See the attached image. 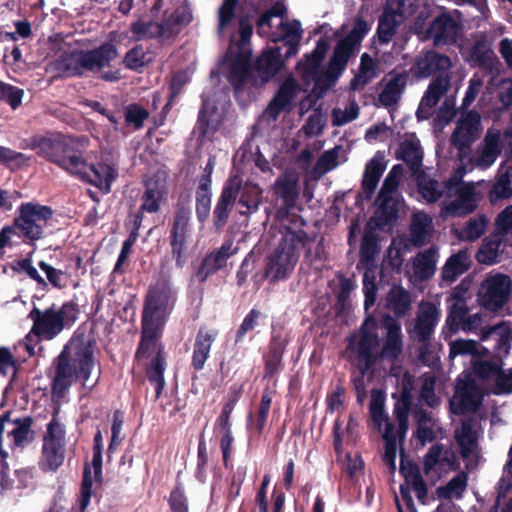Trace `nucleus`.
Listing matches in <instances>:
<instances>
[{"label":"nucleus","mask_w":512,"mask_h":512,"mask_svg":"<svg viewBox=\"0 0 512 512\" xmlns=\"http://www.w3.org/2000/svg\"><path fill=\"white\" fill-rule=\"evenodd\" d=\"M241 1L224 0L219 8L218 34L222 38H229L230 46L217 71L211 72L212 76L225 75L236 92L248 77L250 50L247 44L253 31L248 18L236 16V9Z\"/></svg>","instance_id":"f257e3e1"},{"label":"nucleus","mask_w":512,"mask_h":512,"mask_svg":"<svg viewBox=\"0 0 512 512\" xmlns=\"http://www.w3.org/2000/svg\"><path fill=\"white\" fill-rule=\"evenodd\" d=\"M381 338L376 323L366 319L359 333L350 338L348 348L358 359V369L362 373L369 371L378 360L394 362L401 356L404 336L401 323L391 315H384L380 324Z\"/></svg>","instance_id":"f03ea898"},{"label":"nucleus","mask_w":512,"mask_h":512,"mask_svg":"<svg viewBox=\"0 0 512 512\" xmlns=\"http://www.w3.org/2000/svg\"><path fill=\"white\" fill-rule=\"evenodd\" d=\"M149 14L143 15L130 25L136 41L156 39L164 42L176 37L192 21L188 5L178 6L171 13L163 11V0H146Z\"/></svg>","instance_id":"7ed1b4c3"},{"label":"nucleus","mask_w":512,"mask_h":512,"mask_svg":"<svg viewBox=\"0 0 512 512\" xmlns=\"http://www.w3.org/2000/svg\"><path fill=\"white\" fill-rule=\"evenodd\" d=\"M451 66V59L448 56L434 50L422 51L414 58V63L411 66L414 77L425 79L436 75L420 101L416 113L419 120L428 119L431 110L448 92L451 81L449 73Z\"/></svg>","instance_id":"20e7f679"},{"label":"nucleus","mask_w":512,"mask_h":512,"mask_svg":"<svg viewBox=\"0 0 512 512\" xmlns=\"http://www.w3.org/2000/svg\"><path fill=\"white\" fill-rule=\"evenodd\" d=\"M93 349L89 343L73 341L58 356L53 379V394L62 397L74 381L81 379L83 386L92 389L97 380L89 383L94 368Z\"/></svg>","instance_id":"39448f33"},{"label":"nucleus","mask_w":512,"mask_h":512,"mask_svg":"<svg viewBox=\"0 0 512 512\" xmlns=\"http://www.w3.org/2000/svg\"><path fill=\"white\" fill-rule=\"evenodd\" d=\"M175 302V293L168 281H158L148 292L142 316V338L138 355L150 348L155 350L156 340L170 315Z\"/></svg>","instance_id":"423d86ee"},{"label":"nucleus","mask_w":512,"mask_h":512,"mask_svg":"<svg viewBox=\"0 0 512 512\" xmlns=\"http://www.w3.org/2000/svg\"><path fill=\"white\" fill-rule=\"evenodd\" d=\"M117 49L112 43H104L91 51L70 50L60 53L47 66V72L54 77H72L85 71H98L117 57Z\"/></svg>","instance_id":"0eeeda50"},{"label":"nucleus","mask_w":512,"mask_h":512,"mask_svg":"<svg viewBox=\"0 0 512 512\" xmlns=\"http://www.w3.org/2000/svg\"><path fill=\"white\" fill-rule=\"evenodd\" d=\"M257 33L274 43L285 42L289 46L286 57H289L298 51L302 28L300 21L287 19L286 5L282 0H277L259 17Z\"/></svg>","instance_id":"6e6552de"},{"label":"nucleus","mask_w":512,"mask_h":512,"mask_svg":"<svg viewBox=\"0 0 512 512\" xmlns=\"http://www.w3.org/2000/svg\"><path fill=\"white\" fill-rule=\"evenodd\" d=\"M306 239L307 235L303 230L287 228L279 245L267 258L266 278L272 282L287 279L298 262L299 251L304 247Z\"/></svg>","instance_id":"1a4fd4ad"},{"label":"nucleus","mask_w":512,"mask_h":512,"mask_svg":"<svg viewBox=\"0 0 512 512\" xmlns=\"http://www.w3.org/2000/svg\"><path fill=\"white\" fill-rule=\"evenodd\" d=\"M480 199L473 183L462 182L453 176L441 204V216L456 218L471 214L477 209Z\"/></svg>","instance_id":"9d476101"},{"label":"nucleus","mask_w":512,"mask_h":512,"mask_svg":"<svg viewBox=\"0 0 512 512\" xmlns=\"http://www.w3.org/2000/svg\"><path fill=\"white\" fill-rule=\"evenodd\" d=\"M481 115L474 110H470L461 114L455 123L454 131L450 137L451 144L457 149V155L461 164L466 171H471L469 158L474 152L469 153L471 145L479 138L482 131Z\"/></svg>","instance_id":"9b49d317"},{"label":"nucleus","mask_w":512,"mask_h":512,"mask_svg":"<svg viewBox=\"0 0 512 512\" xmlns=\"http://www.w3.org/2000/svg\"><path fill=\"white\" fill-rule=\"evenodd\" d=\"M485 315L481 312L470 313L460 331L479 333L482 342H492L491 348L500 356L507 354L511 348L512 330L507 322L484 327Z\"/></svg>","instance_id":"f8f14e48"},{"label":"nucleus","mask_w":512,"mask_h":512,"mask_svg":"<svg viewBox=\"0 0 512 512\" xmlns=\"http://www.w3.org/2000/svg\"><path fill=\"white\" fill-rule=\"evenodd\" d=\"M72 306L63 304L60 307L53 305L41 310L34 307L29 318L33 321L32 332L45 340H52L59 335L69 321L74 320Z\"/></svg>","instance_id":"ddd939ff"},{"label":"nucleus","mask_w":512,"mask_h":512,"mask_svg":"<svg viewBox=\"0 0 512 512\" xmlns=\"http://www.w3.org/2000/svg\"><path fill=\"white\" fill-rule=\"evenodd\" d=\"M18 213L14 219L18 236L30 242L40 240L44 236V229L53 215L50 207L34 202L21 204Z\"/></svg>","instance_id":"4468645a"},{"label":"nucleus","mask_w":512,"mask_h":512,"mask_svg":"<svg viewBox=\"0 0 512 512\" xmlns=\"http://www.w3.org/2000/svg\"><path fill=\"white\" fill-rule=\"evenodd\" d=\"M506 139H509V152L512 160V130L502 133L500 129L490 127L476 147L474 155L469 158L471 168L480 170L490 168L501 154Z\"/></svg>","instance_id":"2eb2a0df"},{"label":"nucleus","mask_w":512,"mask_h":512,"mask_svg":"<svg viewBox=\"0 0 512 512\" xmlns=\"http://www.w3.org/2000/svg\"><path fill=\"white\" fill-rule=\"evenodd\" d=\"M30 148L37 150L40 156L68 172L75 169L78 155L72 151L68 139L63 135L55 134L48 137L34 138L31 141Z\"/></svg>","instance_id":"dca6fc26"},{"label":"nucleus","mask_w":512,"mask_h":512,"mask_svg":"<svg viewBox=\"0 0 512 512\" xmlns=\"http://www.w3.org/2000/svg\"><path fill=\"white\" fill-rule=\"evenodd\" d=\"M401 173L402 167L395 165L386 176L377 196L375 217L379 227L390 225L397 219L398 203L395 199V194L399 186Z\"/></svg>","instance_id":"f3484780"},{"label":"nucleus","mask_w":512,"mask_h":512,"mask_svg":"<svg viewBox=\"0 0 512 512\" xmlns=\"http://www.w3.org/2000/svg\"><path fill=\"white\" fill-rule=\"evenodd\" d=\"M512 282L509 276L489 273L480 285L478 300L488 310L497 311L509 300Z\"/></svg>","instance_id":"a211bd4d"},{"label":"nucleus","mask_w":512,"mask_h":512,"mask_svg":"<svg viewBox=\"0 0 512 512\" xmlns=\"http://www.w3.org/2000/svg\"><path fill=\"white\" fill-rule=\"evenodd\" d=\"M483 392L480 386L464 371L456 381L455 393L450 400V409L456 415L476 411L481 405Z\"/></svg>","instance_id":"6ab92c4d"},{"label":"nucleus","mask_w":512,"mask_h":512,"mask_svg":"<svg viewBox=\"0 0 512 512\" xmlns=\"http://www.w3.org/2000/svg\"><path fill=\"white\" fill-rule=\"evenodd\" d=\"M327 45L319 40L316 48L297 65L298 73L306 85L322 87L332 82L331 71L322 65Z\"/></svg>","instance_id":"aec40b11"},{"label":"nucleus","mask_w":512,"mask_h":512,"mask_svg":"<svg viewBox=\"0 0 512 512\" xmlns=\"http://www.w3.org/2000/svg\"><path fill=\"white\" fill-rule=\"evenodd\" d=\"M462 30V23L458 11L443 12L435 17L429 24L425 38L431 40L435 46L454 44Z\"/></svg>","instance_id":"412c9836"},{"label":"nucleus","mask_w":512,"mask_h":512,"mask_svg":"<svg viewBox=\"0 0 512 512\" xmlns=\"http://www.w3.org/2000/svg\"><path fill=\"white\" fill-rule=\"evenodd\" d=\"M366 33V24L360 21L346 37L339 41L327 68L331 71L332 82H335L344 71L349 58Z\"/></svg>","instance_id":"4be33fe9"},{"label":"nucleus","mask_w":512,"mask_h":512,"mask_svg":"<svg viewBox=\"0 0 512 512\" xmlns=\"http://www.w3.org/2000/svg\"><path fill=\"white\" fill-rule=\"evenodd\" d=\"M75 164V169H71L69 173L78 176L105 193L110 192L111 184L117 177V170L112 165L106 163L88 164L79 155Z\"/></svg>","instance_id":"5701e85b"},{"label":"nucleus","mask_w":512,"mask_h":512,"mask_svg":"<svg viewBox=\"0 0 512 512\" xmlns=\"http://www.w3.org/2000/svg\"><path fill=\"white\" fill-rule=\"evenodd\" d=\"M271 191L277 216L287 217L295 209L299 198L300 187L297 178L288 174L281 175L276 178Z\"/></svg>","instance_id":"b1692460"},{"label":"nucleus","mask_w":512,"mask_h":512,"mask_svg":"<svg viewBox=\"0 0 512 512\" xmlns=\"http://www.w3.org/2000/svg\"><path fill=\"white\" fill-rule=\"evenodd\" d=\"M228 104V96L224 92H221L215 99L210 98L207 92L203 93L202 108L198 119V127L203 135L218 129L224 120Z\"/></svg>","instance_id":"393cba45"},{"label":"nucleus","mask_w":512,"mask_h":512,"mask_svg":"<svg viewBox=\"0 0 512 512\" xmlns=\"http://www.w3.org/2000/svg\"><path fill=\"white\" fill-rule=\"evenodd\" d=\"M33 424V419L30 416H25L23 418H16L10 420V414L5 413L0 416V455L2 459L7 458L8 453L3 450V440L2 434L6 425L12 426L8 430V437L11 438V442L9 445L12 448H20L23 449L33 440V431L31 430V426Z\"/></svg>","instance_id":"a878e982"},{"label":"nucleus","mask_w":512,"mask_h":512,"mask_svg":"<svg viewBox=\"0 0 512 512\" xmlns=\"http://www.w3.org/2000/svg\"><path fill=\"white\" fill-rule=\"evenodd\" d=\"M191 212L184 207L177 210L174 223L171 229V253L172 257L176 260V265L182 268L187 260V240L190 235V221Z\"/></svg>","instance_id":"bb28decb"},{"label":"nucleus","mask_w":512,"mask_h":512,"mask_svg":"<svg viewBox=\"0 0 512 512\" xmlns=\"http://www.w3.org/2000/svg\"><path fill=\"white\" fill-rule=\"evenodd\" d=\"M474 373L480 379L493 381L492 391L494 394L512 393V368L503 370L498 361L478 360L474 362Z\"/></svg>","instance_id":"cd10ccee"},{"label":"nucleus","mask_w":512,"mask_h":512,"mask_svg":"<svg viewBox=\"0 0 512 512\" xmlns=\"http://www.w3.org/2000/svg\"><path fill=\"white\" fill-rule=\"evenodd\" d=\"M440 319L439 307L430 301H421L413 328L409 330L412 338L418 342H425L434 333Z\"/></svg>","instance_id":"c85d7f7f"},{"label":"nucleus","mask_w":512,"mask_h":512,"mask_svg":"<svg viewBox=\"0 0 512 512\" xmlns=\"http://www.w3.org/2000/svg\"><path fill=\"white\" fill-rule=\"evenodd\" d=\"M438 260L439 249L436 246L418 252L411 259L410 280L418 283L431 279L436 272Z\"/></svg>","instance_id":"c756f323"},{"label":"nucleus","mask_w":512,"mask_h":512,"mask_svg":"<svg viewBox=\"0 0 512 512\" xmlns=\"http://www.w3.org/2000/svg\"><path fill=\"white\" fill-rule=\"evenodd\" d=\"M229 180H236L239 186L235 203L239 207V214L249 217L256 213L262 202V189L253 183L243 185L241 178L238 176L231 177Z\"/></svg>","instance_id":"7c9ffc66"},{"label":"nucleus","mask_w":512,"mask_h":512,"mask_svg":"<svg viewBox=\"0 0 512 512\" xmlns=\"http://www.w3.org/2000/svg\"><path fill=\"white\" fill-rule=\"evenodd\" d=\"M298 84L293 77H288L281 84L278 93L265 110V115L271 120H276L280 112L289 110L294 102Z\"/></svg>","instance_id":"2f4dec72"},{"label":"nucleus","mask_w":512,"mask_h":512,"mask_svg":"<svg viewBox=\"0 0 512 512\" xmlns=\"http://www.w3.org/2000/svg\"><path fill=\"white\" fill-rule=\"evenodd\" d=\"M298 84L293 77H288L281 84L278 93L265 110V115L271 120H276L280 112L289 110L294 102Z\"/></svg>","instance_id":"473e14b6"},{"label":"nucleus","mask_w":512,"mask_h":512,"mask_svg":"<svg viewBox=\"0 0 512 512\" xmlns=\"http://www.w3.org/2000/svg\"><path fill=\"white\" fill-rule=\"evenodd\" d=\"M238 189L239 186L236 180H228L224 185L213 211V222L216 230L222 229L226 224L231 209L236 203Z\"/></svg>","instance_id":"72a5a7b5"},{"label":"nucleus","mask_w":512,"mask_h":512,"mask_svg":"<svg viewBox=\"0 0 512 512\" xmlns=\"http://www.w3.org/2000/svg\"><path fill=\"white\" fill-rule=\"evenodd\" d=\"M460 286L456 287L447 299L449 303L446 317V326L450 332L460 331L470 314L469 307L465 298L461 295Z\"/></svg>","instance_id":"f704fd0d"},{"label":"nucleus","mask_w":512,"mask_h":512,"mask_svg":"<svg viewBox=\"0 0 512 512\" xmlns=\"http://www.w3.org/2000/svg\"><path fill=\"white\" fill-rule=\"evenodd\" d=\"M410 242L414 246H423L433 235L434 226L432 217L424 211H416L410 221Z\"/></svg>","instance_id":"c9c22d12"},{"label":"nucleus","mask_w":512,"mask_h":512,"mask_svg":"<svg viewBox=\"0 0 512 512\" xmlns=\"http://www.w3.org/2000/svg\"><path fill=\"white\" fill-rule=\"evenodd\" d=\"M471 260L467 250L462 249L452 254L441 269V280L444 284L454 283L470 267Z\"/></svg>","instance_id":"e433bc0d"},{"label":"nucleus","mask_w":512,"mask_h":512,"mask_svg":"<svg viewBox=\"0 0 512 512\" xmlns=\"http://www.w3.org/2000/svg\"><path fill=\"white\" fill-rule=\"evenodd\" d=\"M385 168L386 164L384 153L378 151L365 167L362 188L366 199H370L374 194Z\"/></svg>","instance_id":"4c0bfd02"},{"label":"nucleus","mask_w":512,"mask_h":512,"mask_svg":"<svg viewBox=\"0 0 512 512\" xmlns=\"http://www.w3.org/2000/svg\"><path fill=\"white\" fill-rule=\"evenodd\" d=\"M449 185L450 178L447 181L440 182L426 172L419 173L417 176L418 192L427 203H434L441 197H446Z\"/></svg>","instance_id":"58836bf2"},{"label":"nucleus","mask_w":512,"mask_h":512,"mask_svg":"<svg viewBox=\"0 0 512 512\" xmlns=\"http://www.w3.org/2000/svg\"><path fill=\"white\" fill-rule=\"evenodd\" d=\"M281 65L280 48H270L258 57L254 64V70L257 72L260 81L265 83L279 71Z\"/></svg>","instance_id":"ea45409f"},{"label":"nucleus","mask_w":512,"mask_h":512,"mask_svg":"<svg viewBox=\"0 0 512 512\" xmlns=\"http://www.w3.org/2000/svg\"><path fill=\"white\" fill-rule=\"evenodd\" d=\"M216 337L217 332L215 330L200 329L198 331L192 355V366L195 370H202L204 368Z\"/></svg>","instance_id":"a19ab883"},{"label":"nucleus","mask_w":512,"mask_h":512,"mask_svg":"<svg viewBox=\"0 0 512 512\" xmlns=\"http://www.w3.org/2000/svg\"><path fill=\"white\" fill-rule=\"evenodd\" d=\"M154 353L156 355L153 358L152 363H151L147 373H148L149 381L155 387L156 398H159L164 389V386H165V380H164L165 359L161 353V350L158 347V343L156 342L155 350H153V348H150L145 354H141V355H138V352H137L136 356L138 358H144V357H149Z\"/></svg>","instance_id":"79ce46f5"},{"label":"nucleus","mask_w":512,"mask_h":512,"mask_svg":"<svg viewBox=\"0 0 512 512\" xmlns=\"http://www.w3.org/2000/svg\"><path fill=\"white\" fill-rule=\"evenodd\" d=\"M407 83L405 73L391 74L388 82L379 95V102L382 106L389 108L394 106L400 99Z\"/></svg>","instance_id":"37998d69"},{"label":"nucleus","mask_w":512,"mask_h":512,"mask_svg":"<svg viewBox=\"0 0 512 512\" xmlns=\"http://www.w3.org/2000/svg\"><path fill=\"white\" fill-rule=\"evenodd\" d=\"M165 193V186L162 183L154 180H148L145 183V191L141 199L142 203L140 206V212H158Z\"/></svg>","instance_id":"c03bdc74"},{"label":"nucleus","mask_w":512,"mask_h":512,"mask_svg":"<svg viewBox=\"0 0 512 512\" xmlns=\"http://www.w3.org/2000/svg\"><path fill=\"white\" fill-rule=\"evenodd\" d=\"M379 62L369 54L364 53L360 59L359 71L351 81L354 90L363 88L367 83L379 75Z\"/></svg>","instance_id":"a18cd8bd"},{"label":"nucleus","mask_w":512,"mask_h":512,"mask_svg":"<svg viewBox=\"0 0 512 512\" xmlns=\"http://www.w3.org/2000/svg\"><path fill=\"white\" fill-rule=\"evenodd\" d=\"M489 219L484 214L470 218L461 228L455 229V235L460 241L474 242L485 233Z\"/></svg>","instance_id":"49530a36"},{"label":"nucleus","mask_w":512,"mask_h":512,"mask_svg":"<svg viewBox=\"0 0 512 512\" xmlns=\"http://www.w3.org/2000/svg\"><path fill=\"white\" fill-rule=\"evenodd\" d=\"M384 408V395L377 390H373L369 405L370 415L375 427H377V429L382 433L384 429H387V427L391 428V431L394 430V425L389 422L388 416Z\"/></svg>","instance_id":"de8ad7c7"},{"label":"nucleus","mask_w":512,"mask_h":512,"mask_svg":"<svg viewBox=\"0 0 512 512\" xmlns=\"http://www.w3.org/2000/svg\"><path fill=\"white\" fill-rule=\"evenodd\" d=\"M386 304L396 316H404L411 306L410 293L402 286L394 285L387 294Z\"/></svg>","instance_id":"09e8293b"},{"label":"nucleus","mask_w":512,"mask_h":512,"mask_svg":"<svg viewBox=\"0 0 512 512\" xmlns=\"http://www.w3.org/2000/svg\"><path fill=\"white\" fill-rule=\"evenodd\" d=\"M505 238L497 235L495 232L490 237L486 238L481 247L479 248L476 258L482 264H494L499 261L500 253L502 252V240Z\"/></svg>","instance_id":"8fccbe9b"},{"label":"nucleus","mask_w":512,"mask_h":512,"mask_svg":"<svg viewBox=\"0 0 512 512\" xmlns=\"http://www.w3.org/2000/svg\"><path fill=\"white\" fill-rule=\"evenodd\" d=\"M65 445L43 443L40 467L44 471H56L64 462Z\"/></svg>","instance_id":"3c124183"},{"label":"nucleus","mask_w":512,"mask_h":512,"mask_svg":"<svg viewBox=\"0 0 512 512\" xmlns=\"http://www.w3.org/2000/svg\"><path fill=\"white\" fill-rule=\"evenodd\" d=\"M400 158L409 166L413 175L420 172L423 152L416 140H405L400 146Z\"/></svg>","instance_id":"603ef678"},{"label":"nucleus","mask_w":512,"mask_h":512,"mask_svg":"<svg viewBox=\"0 0 512 512\" xmlns=\"http://www.w3.org/2000/svg\"><path fill=\"white\" fill-rule=\"evenodd\" d=\"M450 465V454L448 451H443V446L440 444L432 445L424 456L423 466L427 475L432 471H441L445 466Z\"/></svg>","instance_id":"864d4df0"},{"label":"nucleus","mask_w":512,"mask_h":512,"mask_svg":"<svg viewBox=\"0 0 512 512\" xmlns=\"http://www.w3.org/2000/svg\"><path fill=\"white\" fill-rule=\"evenodd\" d=\"M401 472L403 473L406 483L412 487L414 490L417 499L424 504L427 498V486L422 478L420 471L417 466L408 464L407 466L404 464L403 460L401 461Z\"/></svg>","instance_id":"5fc2aeb1"},{"label":"nucleus","mask_w":512,"mask_h":512,"mask_svg":"<svg viewBox=\"0 0 512 512\" xmlns=\"http://www.w3.org/2000/svg\"><path fill=\"white\" fill-rule=\"evenodd\" d=\"M463 458L474 456L477 450V438L469 423H462L455 433Z\"/></svg>","instance_id":"6e6d98bb"},{"label":"nucleus","mask_w":512,"mask_h":512,"mask_svg":"<svg viewBox=\"0 0 512 512\" xmlns=\"http://www.w3.org/2000/svg\"><path fill=\"white\" fill-rule=\"evenodd\" d=\"M468 477L464 472L455 475L446 485L437 489V495L443 499H460L467 488Z\"/></svg>","instance_id":"4d7b16f0"},{"label":"nucleus","mask_w":512,"mask_h":512,"mask_svg":"<svg viewBox=\"0 0 512 512\" xmlns=\"http://www.w3.org/2000/svg\"><path fill=\"white\" fill-rule=\"evenodd\" d=\"M457 356H470L473 370L474 362L478 360H483L479 356L478 343L470 339H457L450 343L449 357L451 359H454Z\"/></svg>","instance_id":"13d9d810"},{"label":"nucleus","mask_w":512,"mask_h":512,"mask_svg":"<svg viewBox=\"0 0 512 512\" xmlns=\"http://www.w3.org/2000/svg\"><path fill=\"white\" fill-rule=\"evenodd\" d=\"M404 20L400 18H396V16L383 11L382 16L379 19L378 28H377V35L378 39L382 44H388L393 36L395 35L397 27L403 22Z\"/></svg>","instance_id":"bf43d9fd"},{"label":"nucleus","mask_w":512,"mask_h":512,"mask_svg":"<svg viewBox=\"0 0 512 512\" xmlns=\"http://www.w3.org/2000/svg\"><path fill=\"white\" fill-rule=\"evenodd\" d=\"M415 418L418 423L417 438L421 445L424 446L426 443L432 442L436 437L434 422L429 413L423 410L416 411Z\"/></svg>","instance_id":"052dcab7"},{"label":"nucleus","mask_w":512,"mask_h":512,"mask_svg":"<svg viewBox=\"0 0 512 512\" xmlns=\"http://www.w3.org/2000/svg\"><path fill=\"white\" fill-rule=\"evenodd\" d=\"M419 0H387L384 10L396 18L406 20L418 9Z\"/></svg>","instance_id":"680f3d73"},{"label":"nucleus","mask_w":512,"mask_h":512,"mask_svg":"<svg viewBox=\"0 0 512 512\" xmlns=\"http://www.w3.org/2000/svg\"><path fill=\"white\" fill-rule=\"evenodd\" d=\"M359 116V106L355 100H351L344 107H335L331 112L333 126L340 127L350 123Z\"/></svg>","instance_id":"e2e57ef3"},{"label":"nucleus","mask_w":512,"mask_h":512,"mask_svg":"<svg viewBox=\"0 0 512 512\" xmlns=\"http://www.w3.org/2000/svg\"><path fill=\"white\" fill-rule=\"evenodd\" d=\"M512 195V173L504 172L498 176L490 192L491 201L508 198Z\"/></svg>","instance_id":"0e129e2a"},{"label":"nucleus","mask_w":512,"mask_h":512,"mask_svg":"<svg viewBox=\"0 0 512 512\" xmlns=\"http://www.w3.org/2000/svg\"><path fill=\"white\" fill-rule=\"evenodd\" d=\"M378 253L379 246L376 236L371 232H365L360 247L361 260L369 264L375 260Z\"/></svg>","instance_id":"69168bd1"},{"label":"nucleus","mask_w":512,"mask_h":512,"mask_svg":"<svg viewBox=\"0 0 512 512\" xmlns=\"http://www.w3.org/2000/svg\"><path fill=\"white\" fill-rule=\"evenodd\" d=\"M495 232L507 240L512 239V205L507 206L496 217Z\"/></svg>","instance_id":"338daca9"},{"label":"nucleus","mask_w":512,"mask_h":512,"mask_svg":"<svg viewBox=\"0 0 512 512\" xmlns=\"http://www.w3.org/2000/svg\"><path fill=\"white\" fill-rule=\"evenodd\" d=\"M339 147L325 151L318 159L314 172L323 175L338 166Z\"/></svg>","instance_id":"774afa93"}]
</instances>
